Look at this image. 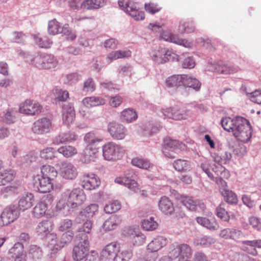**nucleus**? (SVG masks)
<instances>
[{
  "label": "nucleus",
  "mask_w": 261,
  "mask_h": 261,
  "mask_svg": "<svg viewBox=\"0 0 261 261\" xmlns=\"http://www.w3.org/2000/svg\"><path fill=\"white\" fill-rule=\"evenodd\" d=\"M201 85V83L196 78L184 74L183 88L186 90L192 88L196 92L199 91Z\"/></svg>",
  "instance_id": "nucleus-25"
},
{
  "label": "nucleus",
  "mask_w": 261,
  "mask_h": 261,
  "mask_svg": "<svg viewBox=\"0 0 261 261\" xmlns=\"http://www.w3.org/2000/svg\"><path fill=\"white\" fill-rule=\"evenodd\" d=\"M251 242V241L250 240H246V241H243L242 242V245L241 246V249L253 255V256H256L257 254V251L256 249L255 248V247L252 246L250 245H248L247 242Z\"/></svg>",
  "instance_id": "nucleus-60"
},
{
  "label": "nucleus",
  "mask_w": 261,
  "mask_h": 261,
  "mask_svg": "<svg viewBox=\"0 0 261 261\" xmlns=\"http://www.w3.org/2000/svg\"><path fill=\"white\" fill-rule=\"evenodd\" d=\"M28 254L30 258L35 261H37L42 258L43 251L40 247L35 245H31L28 248Z\"/></svg>",
  "instance_id": "nucleus-33"
},
{
  "label": "nucleus",
  "mask_w": 261,
  "mask_h": 261,
  "mask_svg": "<svg viewBox=\"0 0 261 261\" xmlns=\"http://www.w3.org/2000/svg\"><path fill=\"white\" fill-rule=\"evenodd\" d=\"M53 223L49 220H44L39 223L36 227V232L38 236L41 238H45L47 235H51L50 232L53 229Z\"/></svg>",
  "instance_id": "nucleus-16"
},
{
  "label": "nucleus",
  "mask_w": 261,
  "mask_h": 261,
  "mask_svg": "<svg viewBox=\"0 0 261 261\" xmlns=\"http://www.w3.org/2000/svg\"><path fill=\"white\" fill-rule=\"evenodd\" d=\"M150 56L152 60L158 64L177 59L176 54L171 50L161 47L158 50L152 51Z\"/></svg>",
  "instance_id": "nucleus-5"
},
{
  "label": "nucleus",
  "mask_w": 261,
  "mask_h": 261,
  "mask_svg": "<svg viewBox=\"0 0 261 261\" xmlns=\"http://www.w3.org/2000/svg\"><path fill=\"white\" fill-rule=\"evenodd\" d=\"M31 62L33 65L41 69L55 68L58 63L57 59L54 56L45 53L36 54L33 58Z\"/></svg>",
  "instance_id": "nucleus-3"
},
{
  "label": "nucleus",
  "mask_w": 261,
  "mask_h": 261,
  "mask_svg": "<svg viewBox=\"0 0 261 261\" xmlns=\"http://www.w3.org/2000/svg\"><path fill=\"white\" fill-rule=\"evenodd\" d=\"M47 208V205L44 202L38 203L34 207L33 214L36 218H40L44 216Z\"/></svg>",
  "instance_id": "nucleus-45"
},
{
  "label": "nucleus",
  "mask_w": 261,
  "mask_h": 261,
  "mask_svg": "<svg viewBox=\"0 0 261 261\" xmlns=\"http://www.w3.org/2000/svg\"><path fill=\"white\" fill-rule=\"evenodd\" d=\"M62 118L63 122L67 125L72 123L75 117V112L73 106L71 104L63 105Z\"/></svg>",
  "instance_id": "nucleus-24"
},
{
  "label": "nucleus",
  "mask_w": 261,
  "mask_h": 261,
  "mask_svg": "<svg viewBox=\"0 0 261 261\" xmlns=\"http://www.w3.org/2000/svg\"><path fill=\"white\" fill-rule=\"evenodd\" d=\"M41 176L52 181L57 177L58 173L56 169L50 165H43L41 168Z\"/></svg>",
  "instance_id": "nucleus-31"
},
{
  "label": "nucleus",
  "mask_w": 261,
  "mask_h": 261,
  "mask_svg": "<svg viewBox=\"0 0 261 261\" xmlns=\"http://www.w3.org/2000/svg\"><path fill=\"white\" fill-rule=\"evenodd\" d=\"M82 102L87 108H91L103 105L106 103V100L100 96H91L84 98Z\"/></svg>",
  "instance_id": "nucleus-27"
},
{
  "label": "nucleus",
  "mask_w": 261,
  "mask_h": 261,
  "mask_svg": "<svg viewBox=\"0 0 261 261\" xmlns=\"http://www.w3.org/2000/svg\"><path fill=\"white\" fill-rule=\"evenodd\" d=\"M57 152L66 158L71 157L77 153L76 148L70 145L61 146L58 149Z\"/></svg>",
  "instance_id": "nucleus-44"
},
{
  "label": "nucleus",
  "mask_w": 261,
  "mask_h": 261,
  "mask_svg": "<svg viewBox=\"0 0 261 261\" xmlns=\"http://www.w3.org/2000/svg\"><path fill=\"white\" fill-rule=\"evenodd\" d=\"M34 39L35 42L41 48H49L53 43L52 41L46 37L42 38L34 35Z\"/></svg>",
  "instance_id": "nucleus-49"
},
{
  "label": "nucleus",
  "mask_w": 261,
  "mask_h": 261,
  "mask_svg": "<svg viewBox=\"0 0 261 261\" xmlns=\"http://www.w3.org/2000/svg\"><path fill=\"white\" fill-rule=\"evenodd\" d=\"M222 164H212L211 165V169L218 176L226 175V173L228 174V171L226 170V168L222 165Z\"/></svg>",
  "instance_id": "nucleus-58"
},
{
  "label": "nucleus",
  "mask_w": 261,
  "mask_h": 261,
  "mask_svg": "<svg viewBox=\"0 0 261 261\" xmlns=\"http://www.w3.org/2000/svg\"><path fill=\"white\" fill-rule=\"evenodd\" d=\"M168 252L169 254V257H167L168 259L169 258L173 259L178 257H179V244L177 243H174L170 244L168 247Z\"/></svg>",
  "instance_id": "nucleus-54"
},
{
  "label": "nucleus",
  "mask_w": 261,
  "mask_h": 261,
  "mask_svg": "<svg viewBox=\"0 0 261 261\" xmlns=\"http://www.w3.org/2000/svg\"><path fill=\"white\" fill-rule=\"evenodd\" d=\"M100 184V181L98 176L92 173L85 174L81 181V186L88 190L95 189Z\"/></svg>",
  "instance_id": "nucleus-14"
},
{
  "label": "nucleus",
  "mask_w": 261,
  "mask_h": 261,
  "mask_svg": "<svg viewBox=\"0 0 261 261\" xmlns=\"http://www.w3.org/2000/svg\"><path fill=\"white\" fill-rule=\"evenodd\" d=\"M23 248L24 247L22 243L17 242L10 249L9 252L14 254L16 256L21 255V254H24L23 253Z\"/></svg>",
  "instance_id": "nucleus-63"
},
{
  "label": "nucleus",
  "mask_w": 261,
  "mask_h": 261,
  "mask_svg": "<svg viewBox=\"0 0 261 261\" xmlns=\"http://www.w3.org/2000/svg\"><path fill=\"white\" fill-rule=\"evenodd\" d=\"M98 210V205L96 203L91 204L88 206H87L84 210H83L78 216L75 219V221L77 223H80L81 222L79 221L80 219H83V221H84L85 220L84 218H86V221L84 223V224L87 221H89V219L92 218L94 215H95V213L97 212ZM90 221H91L90 220Z\"/></svg>",
  "instance_id": "nucleus-17"
},
{
  "label": "nucleus",
  "mask_w": 261,
  "mask_h": 261,
  "mask_svg": "<svg viewBox=\"0 0 261 261\" xmlns=\"http://www.w3.org/2000/svg\"><path fill=\"white\" fill-rule=\"evenodd\" d=\"M53 128L52 121L47 117H43L36 120L32 124L31 130L37 135H44L50 133Z\"/></svg>",
  "instance_id": "nucleus-6"
},
{
  "label": "nucleus",
  "mask_w": 261,
  "mask_h": 261,
  "mask_svg": "<svg viewBox=\"0 0 261 261\" xmlns=\"http://www.w3.org/2000/svg\"><path fill=\"white\" fill-rule=\"evenodd\" d=\"M96 88L95 83L92 78H88L84 83L83 91L85 92H92Z\"/></svg>",
  "instance_id": "nucleus-61"
},
{
  "label": "nucleus",
  "mask_w": 261,
  "mask_h": 261,
  "mask_svg": "<svg viewBox=\"0 0 261 261\" xmlns=\"http://www.w3.org/2000/svg\"><path fill=\"white\" fill-rule=\"evenodd\" d=\"M42 109V106L39 103L33 102L32 101L28 99L20 106L19 112L24 114L35 115L39 114Z\"/></svg>",
  "instance_id": "nucleus-13"
},
{
  "label": "nucleus",
  "mask_w": 261,
  "mask_h": 261,
  "mask_svg": "<svg viewBox=\"0 0 261 261\" xmlns=\"http://www.w3.org/2000/svg\"><path fill=\"white\" fill-rule=\"evenodd\" d=\"M224 197V199L226 202L229 204H237L238 199L236 194L231 190H227L226 191H223L221 193Z\"/></svg>",
  "instance_id": "nucleus-55"
},
{
  "label": "nucleus",
  "mask_w": 261,
  "mask_h": 261,
  "mask_svg": "<svg viewBox=\"0 0 261 261\" xmlns=\"http://www.w3.org/2000/svg\"><path fill=\"white\" fill-rule=\"evenodd\" d=\"M77 136L73 132H68L61 133L56 137L53 140V144L60 145V144L71 142L76 140Z\"/></svg>",
  "instance_id": "nucleus-23"
},
{
  "label": "nucleus",
  "mask_w": 261,
  "mask_h": 261,
  "mask_svg": "<svg viewBox=\"0 0 261 261\" xmlns=\"http://www.w3.org/2000/svg\"><path fill=\"white\" fill-rule=\"evenodd\" d=\"M108 130L111 136L116 140L123 139L127 135V129L122 124L115 122L108 124Z\"/></svg>",
  "instance_id": "nucleus-12"
},
{
  "label": "nucleus",
  "mask_w": 261,
  "mask_h": 261,
  "mask_svg": "<svg viewBox=\"0 0 261 261\" xmlns=\"http://www.w3.org/2000/svg\"><path fill=\"white\" fill-rule=\"evenodd\" d=\"M173 166L178 172H187L191 169L190 163L185 160L178 159L174 161Z\"/></svg>",
  "instance_id": "nucleus-35"
},
{
  "label": "nucleus",
  "mask_w": 261,
  "mask_h": 261,
  "mask_svg": "<svg viewBox=\"0 0 261 261\" xmlns=\"http://www.w3.org/2000/svg\"><path fill=\"white\" fill-rule=\"evenodd\" d=\"M13 41L17 43L24 44L26 41L27 36L22 32H13Z\"/></svg>",
  "instance_id": "nucleus-64"
},
{
  "label": "nucleus",
  "mask_w": 261,
  "mask_h": 261,
  "mask_svg": "<svg viewBox=\"0 0 261 261\" xmlns=\"http://www.w3.org/2000/svg\"><path fill=\"white\" fill-rule=\"evenodd\" d=\"M196 222L199 225L211 230H216L218 227L215 221L210 220L206 217H198L196 218Z\"/></svg>",
  "instance_id": "nucleus-34"
},
{
  "label": "nucleus",
  "mask_w": 261,
  "mask_h": 261,
  "mask_svg": "<svg viewBox=\"0 0 261 261\" xmlns=\"http://www.w3.org/2000/svg\"><path fill=\"white\" fill-rule=\"evenodd\" d=\"M219 236L225 239L237 241L242 238L243 232L241 230L237 228H226L220 231Z\"/></svg>",
  "instance_id": "nucleus-19"
},
{
  "label": "nucleus",
  "mask_w": 261,
  "mask_h": 261,
  "mask_svg": "<svg viewBox=\"0 0 261 261\" xmlns=\"http://www.w3.org/2000/svg\"><path fill=\"white\" fill-rule=\"evenodd\" d=\"M92 228V222L87 221L77 228L76 238L79 242L74 246L72 250V257L74 260H82L89 252L88 234Z\"/></svg>",
  "instance_id": "nucleus-2"
},
{
  "label": "nucleus",
  "mask_w": 261,
  "mask_h": 261,
  "mask_svg": "<svg viewBox=\"0 0 261 261\" xmlns=\"http://www.w3.org/2000/svg\"><path fill=\"white\" fill-rule=\"evenodd\" d=\"M212 70L214 72L222 74H230L233 72V70L222 61H219L213 65Z\"/></svg>",
  "instance_id": "nucleus-43"
},
{
  "label": "nucleus",
  "mask_w": 261,
  "mask_h": 261,
  "mask_svg": "<svg viewBox=\"0 0 261 261\" xmlns=\"http://www.w3.org/2000/svg\"><path fill=\"white\" fill-rule=\"evenodd\" d=\"M223 128L227 132H231L233 135L242 142H248L252 136L251 127L249 121L241 116L223 118L221 120Z\"/></svg>",
  "instance_id": "nucleus-1"
},
{
  "label": "nucleus",
  "mask_w": 261,
  "mask_h": 261,
  "mask_svg": "<svg viewBox=\"0 0 261 261\" xmlns=\"http://www.w3.org/2000/svg\"><path fill=\"white\" fill-rule=\"evenodd\" d=\"M61 174L62 177L67 179H73L77 175L76 167L71 163H63L61 168Z\"/></svg>",
  "instance_id": "nucleus-18"
},
{
  "label": "nucleus",
  "mask_w": 261,
  "mask_h": 261,
  "mask_svg": "<svg viewBox=\"0 0 261 261\" xmlns=\"http://www.w3.org/2000/svg\"><path fill=\"white\" fill-rule=\"evenodd\" d=\"M63 194L65 197L68 196V202L72 208L81 205L86 199L84 191L80 188H74L71 191L67 190Z\"/></svg>",
  "instance_id": "nucleus-7"
},
{
  "label": "nucleus",
  "mask_w": 261,
  "mask_h": 261,
  "mask_svg": "<svg viewBox=\"0 0 261 261\" xmlns=\"http://www.w3.org/2000/svg\"><path fill=\"white\" fill-rule=\"evenodd\" d=\"M181 202L188 209L192 211L196 210L197 199L192 197L184 196L181 198Z\"/></svg>",
  "instance_id": "nucleus-48"
},
{
  "label": "nucleus",
  "mask_w": 261,
  "mask_h": 261,
  "mask_svg": "<svg viewBox=\"0 0 261 261\" xmlns=\"http://www.w3.org/2000/svg\"><path fill=\"white\" fill-rule=\"evenodd\" d=\"M52 93L57 102L66 101L69 98L68 92L58 87L52 90Z\"/></svg>",
  "instance_id": "nucleus-37"
},
{
  "label": "nucleus",
  "mask_w": 261,
  "mask_h": 261,
  "mask_svg": "<svg viewBox=\"0 0 261 261\" xmlns=\"http://www.w3.org/2000/svg\"><path fill=\"white\" fill-rule=\"evenodd\" d=\"M184 74L173 75L169 77L166 81V83L168 87L182 86L183 88Z\"/></svg>",
  "instance_id": "nucleus-32"
},
{
  "label": "nucleus",
  "mask_w": 261,
  "mask_h": 261,
  "mask_svg": "<svg viewBox=\"0 0 261 261\" xmlns=\"http://www.w3.org/2000/svg\"><path fill=\"white\" fill-rule=\"evenodd\" d=\"M97 149L90 145H87L84 150L83 160L86 163L93 161L97 156Z\"/></svg>",
  "instance_id": "nucleus-30"
},
{
  "label": "nucleus",
  "mask_w": 261,
  "mask_h": 261,
  "mask_svg": "<svg viewBox=\"0 0 261 261\" xmlns=\"http://www.w3.org/2000/svg\"><path fill=\"white\" fill-rule=\"evenodd\" d=\"M195 26L193 22H180L178 27V31L181 33H190L193 32Z\"/></svg>",
  "instance_id": "nucleus-57"
},
{
  "label": "nucleus",
  "mask_w": 261,
  "mask_h": 261,
  "mask_svg": "<svg viewBox=\"0 0 261 261\" xmlns=\"http://www.w3.org/2000/svg\"><path fill=\"white\" fill-rule=\"evenodd\" d=\"M102 139L99 138L93 132H89L87 133L84 137V141L87 145H97L101 141Z\"/></svg>",
  "instance_id": "nucleus-47"
},
{
  "label": "nucleus",
  "mask_w": 261,
  "mask_h": 261,
  "mask_svg": "<svg viewBox=\"0 0 261 261\" xmlns=\"http://www.w3.org/2000/svg\"><path fill=\"white\" fill-rule=\"evenodd\" d=\"M121 208V204L118 201L113 202L107 204L104 207V211L106 213L112 214L119 210Z\"/></svg>",
  "instance_id": "nucleus-59"
},
{
  "label": "nucleus",
  "mask_w": 261,
  "mask_h": 261,
  "mask_svg": "<svg viewBox=\"0 0 261 261\" xmlns=\"http://www.w3.org/2000/svg\"><path fill=\"white\" fill-rule=\"evenodd\" d=\"M164 150L163 152L169 158H175L174 151L184 149L185 144L178 140L167 138L164 141Z\"/></svg>",
  "instance_id": "nucleus-8"
},
{
  "label": "nucleus",
  "mask_w": 261,
  "mask_h": 261,
  "mask_svg": "<svg viewBox=\"0 0 261 261\" xmlns=\"http://www.w3.org/2000/svg\"><path fill=\"white\" fill-rule=\"evenodd\" d=\"M61 24L58 22L56 19H54L48 22V33L52 35L60 34Z\"/></svg>",
  "instance_id": "nucleus-56"
},
{
  "label": "nucleus",
  "mask_w": 261,
  "mask_h": 261,
  "mask_svg": "<svg viewBox=\"0 0 261 261\" xmlns=\"http://www.w3.org/2000/svg\"><path fill=\"white\" fill-rule=\"evenodd\" d=\"M179 253L178 261H188L192 255L191 248L188 244H179Z\"/></svg>",
  "instance_id": "nucleus-36"
},
{
  "label": "nucleus",
  "mask_w": 261,
  "mask_h": 261,
  "mask_svg": "<svg viewBox=\"0 0 261 261\" xmlns=\"http://www.w3.org/2000/svg\"><path fill=\"white\" fill-rule=\"evenodd\" d=\"M167 239L163 236H158L154 238L147 245V249L151 252H156L167 244Z\"/></svg>",
  "instance_id": "nucleus-22"
},
{
  "label": "nucleus",
  "mask_w": 261,
  "mask_h": 261,
  "mask_svg": "<svg viewBox=\"0 0 261 261\" xmlns=\"http://www.w3.org/2000/svg\"><path fill=\"white\" fill-rule=\"evenodd\" d=\"M57 152L53 147H47L40 151V155L42 159L44 160H51L57 156Z\"/></svg>",
  "instance_id": "nucleus-53"
},
{
  "label": "nucleus",
  "mask_w": 261,
  "mask_h": 261,
  "mask_svg": "<svg viewBox=\"0 0 261 261\" xmlns=\"http://www.w3.org/2000/svg\"><path fill=\"white\" fill-rule=\"evenodd\" d=\"M105 0H85L82 2L81 7L83 9H98L105 4Z\"/></svg>",
  "instance_id": "nucleus-39"
},
{
  "label": "nucleus",
  "mask_w": 261,
  "mask_h": 261,
  "mask_svg": "<svg viewBox=\"0 0 261 261\" xmlns=\"http://www.w3.org/2000/svg\"><path fill=\"white\" fill-rule=\"evenodd\" d=\"M123 154L122 147L115 143L110 142L102 146V155L108 161H116L120 159Z\"/></svg>",
  "instance_id": "nucleus-4"
},
{
  "label": "nucleus",
  "mask_w": 261,
  "mask_h": 261,
  "mask_svg": "<svg viewBox=\"0 0 261 261\" xmlns=\"http://www.w3.org/2000/svg\"><path fill=\"white\" fill-rule=\"evenodd\" d=\"M20 215L19 209L15 205L6 207L1 215L2 223L7 225L16 220Z\"/></svg>",
  "instance_id": "nucleus-11"
},
{
  "label": "nucleus",
  "mask_w": 261,
  "mask_h": 261,
  "mask_svg": "<svg viewBox=\"0 0 261 261\" xmlns=\"http://www.w3.org/2000/svg\"><path fill=\"white\" fill-rule=\"evenodd\" d=\"M33 187L35 191L45 193L49 192L53 189V186L51 181L38 174L34 177Z\"/></svg>",
  "instance_id": "nucleus-10"
},
{
  "label": "nucleus",
  "mask_w": 261,
  "mask_h": 261,
  "mask_svg": "<svg viewBox=\"0 0 261 261\" xmlns=\"http://www.w3.org/2000/svg\"><path fill=\"white\" fill-rule=\"evenodd\" d=\"M232 158L230 152L226 150H218L214 153L213 158L214 161L217 163L226 164L228 163Z\"/></svg>",
  "instance_id": "nucleus-28"
},
{
  "label": "nucleus",
  "mask_w": 261,
  "mask_h": 261,
  "mask_svg": "<svg viewBox=\"0 0 261 261\" xmlns=\"http://www.w3.org/2000/svg\"><path fill=\"white\" fill-rule=\"evenodd\" d=\"M56 208L58 211L60 212L64 215H68L69 212L70 203L67 200L66 198L62 197L56 205Z\"/></svg>",
  "instance_id": "nucleus-41"
},
{
  "label": "nucleus",
  "mask_w": 261,
  "mask_h": 261,
  "mask_svg": "<svg viewBox=\"0 0 261 261\" xmlns=\"http://www.w3.org/2000/svg\"><path fill=\"white\" fill-rule=\"evenodd\" d=\"M158 223L154 221L153 217L146 218L142 221V228L147 231H152L157 228Z\"/></svg>",
  "instance_id": "nucleus-46"
},
{
  "label": "nucleus",
  "mask_w": 261,
  "mask_h": 261,
  "mask_svg": "<svg viewBox=\"0 0 261 261\" xmlns=\"http://www.w3.org/2000/svg\"><path fill=\"white\" fill-rule=\"evenodd\" d=\"M216 215L224 221L228 222L230 219V215L225 208V204H220L216 209Z\"/></svg>",
  "instance_id": "nucleus-51"
},
{
  "label": "nucleus",
  "mask_w": 261,
  "mask_h": 261,
  "mask_svg": "<svg viewBox=\"0 0 261 261\" xmlns=\"http://www.w3.org/2000/svg\"><path fill=\"white\" fill-rule=\"evenodd\" d=\"M131 163L133 166L144 169H148L151 166V164L148 160L139 158L133 159Z\"/></svg>",
  "instance_id": "nucleus-52"
},
{
  "label": "nucleus",
  "mask_w": 261,
  "mask_h": 261,
  "mask_svg": "<svg viewBox=\"0 0 261 261\" xmlns=\"http://www.w3.org/2000/svg\"><path fill=\"white\" fill-rule=\"evenodd\" d=\"M34 201L33 194L30 193H25L20 197L17 207L19 210L24 211L32 206Z\"/></svg>",
  "instance_id": "nucleus-21"
},
{
  "label": "nucleus",
  "mask_w": 261,
  "mask_h": 261,
  "mask_svg": "<svg viewBox=\"0 0 261 261\" xmlns=\"http://www.w3.org/2000/svg\"><path fill=\"white\" fill-rule=\"evenodd\" d=\"M120 247L116 242L108 244L101 252V256L106 259L113 260L116 253L119 252Z\"/></svg>",
  "instance_id": "nucleus-20"
},
{
  "label": "nucleus",
  "mask_w": 261,
  "mask_h": 261,
  "mask_svg": "<svg viewBox=\"0 0 261 261\" xmlns=\"http://www.w3.org/2000/svg\"><path fill=\"white\" fill-rule=\"evenodd\" d=\"M159 210L165 215H171L174 212V207L172 201L167 196L161 197L158 202Z\"/></svg>",
  "instance_id": "nucleus-15"
},
{
  "label": "nucleus",
  "mask_w": 261,
  "mask_h": 261,
  "mask_svg": "<svg viewBox=\"0 0 261 261\" xmlns=\"http://www.w3.org/2000/svg\"><path fill=\"white\" fill-rule=\"evenodd\" d=\"M132 256V251L130 249L124 250L122 252H118L113 259V261H128Z\"/></svg>",
  "instance_id": "nucleus-50"
},
{
  "label": "nucleus",
  "mask_w": 261,
  "mask_h": 261,
  "mask_svg": "<svg viewBox=\"0 0 261 261\" xmlns=\"http://www.w3.org/2000/svg\"><path fill=\"white\" fill-rule=\"evenodd\" d=\"M124 178L128 182V189L135 191L138 187V183L136 181L137 175L132 169H128L125 171Z\"/></svg>",
  "instance_id": "nucleus-29"
},
{
  "label": "nucleus",
  "mask_w": 261,
  "mask_h": 261,
  "mask_svg": "<svg viewBox=\"0 0 261 261\" xmlns=\"http://www.w3.org/2000/svg\"><path fill=\"white\" fill-rule=\"evenodd\" d=\"M15 177L14 171L11 169H6L0 172V186H4L13 180Z\"/></svg>",
  "instance_id": "nucleus-38"
},
{
  "label": "nucleus",
  "mask_w": 261,
  "mask_h": 261,
  "mask_svg": "<svg viewBox=\"0 0 261 261\" xmlns=\"http://www.w3.org/2000/svg\"><path fill=\"white\" fill-rule=\"evenodd\" d=\"M121 217L117 215L111 216L103 224L102 227L106 231H110L116 228L121 222Z\"/></svg>",
  "instance_id": "nucleus-26"
},
{
  "label": "nucleus",
  "mask_w": 261,
  "mask_h": 261,
  "mask_svg": "<svg viewBox=\"0 0 261 261\" xmlns=\"http://www.w3.org/2000/svg\"><path fill=\"white\" fill-rule=\"evenodd\" d=\"M73 236V233L72 231H67L63 233L62 234L60 245L58 244H54L53 250H58L63 248L66 243L70 242L72 240Z\"/></svg>",
  "instance_id": "nucleus-40"
},
{
  "label": "nucleus",
  "mask_w": 261,
  "mask_h": 261,
  "mask_svg": "<svg viewBox=\"0 0 261 261\" xmlns=\"http://www.w3.org/2000/svg\"><path fill=\"white\" fill-rule=\"evenodd\" d=\"M145 239L146 237L144 234L137 231L132 239V241L134 245L140 246L144 243Z\"/></svg>",
  "instance_id": "nucleus-62"
},
{
  "label": "nucleus",
  "mask_w": 261,
  "mask_h": 261,
  "mask_svg": "<svg viewBox=\"0 0 261 261\" xmlns=\"http://www.w3.org/2000/svg\"><path fill=\"white\" fill-rule=\"evenodd\" d=\"M138 117V115L133 109L128 108L123 110L121 113V119L123 121L132 122L135 121Z\"/></svg>",
  "instance_id": "nucleus-42"
},
{
  "label": "nucleus",
  "mask_w": 261,
  "mask_h": 261,
  "mask_svg": "<svg viewBox=\"0 0 261 261\" xmlns=\"http://www.w3.org/2000/svg\"><path fill=\"white\" fill-rule=\"evenodd\" d=\"M118 3L121 9L135 20L138 21L144 19V12L137 8L136 6H130L128 0H119Z\"/></svg>",
  "instance_id": "nucleus-9"
}]
</instances>
